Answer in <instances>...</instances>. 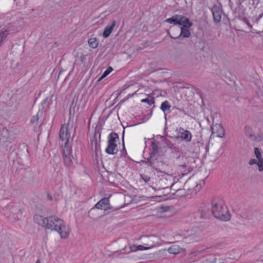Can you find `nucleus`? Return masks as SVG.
Segmentation results:
<instances>
[{"label":"nucleus","mask_w":263,"mask_h":263,"mask_svg":"<svg viewBox=\"0 0 263 263\" xmlns=\"http://www.w3.org/2000/svg\"><path fill=\"white\" fill-rule=\"evenodd\" d=\"M142 102L147 103L148 104L151 105L154 104L155 103L154 99L152 97H148L147 98L142 99L141 100Z\"/></svg>","instance_id":"26"},{"label":"nucleus","mask_w":263,"mask_h":263,"mask_svg":"<svg viewBox=\"0 0 263 263\" xmlns=\"http://www.w3.org/2000/svg\"><path fill=\"white\" fill-rule=\"evenodd\" d=\"M37 120H38V119L36 117L33 116V119L32 120V121H37Z\"/></svg>","instance_id":"32"},{"label":"nucleus","mask_w":263,"mask_h":263,"mask_svg":"<svg viewBox=\"0 0 263 263\" xmlns=\"http://www.w3.org/2000/svg\"><path fill=\"white\" fill-rule=\"evenodd\" d=\"M84 59H85V57H84V55L83 54H81L80 55H77L76 56V61H77V62L80 61V62H81L82 63H83Z\"/></svg>","instance_id":"28"},{"label":"nucleus","mask_w":263,"mask_h":263,"mask_svg":"<svg viewBox=\"0 0 263 263\" xmlns=\"http://www.w3.org/2000/svg\"><path fill=\"white\" fill-rule=\"evenodd\" d=\"M2 42L0 41V46H1Z\"/></svg>","instance_id":"37"},{"label":"nucleus","mask_w":263,"mask_h":263,"mask_svg":"<svg viewBox=\"0 0 263 263\" xmlns=\"http://www.w3.org/2000/svg\"><path fill=\"white\" fill-rule=\"evenodd\" d=\"M204 251H205V250H202V251H201V252H203Z\"/></svg>","instance_id":"36"},{"label":"nucleus","mask_w":263,"mask_h":263,"mask_svg":"<svg viewBox=\"0 0 263 263\" xmlns=\"http://www.w3.org/2000/svg\"><path fill=\"white\" fill-rule=\"evenodd\" d=\"M190 27H181L180 29V32L178 36H172L170 33H168V35L172 39H178L181 37V36L183 37H189L191 35V32L188 29Z\"/></svg>","instance_id":"11"},{"label":"nucleus","mask_w":263,"mask_h":263,"mask_svg":"<svg viewBox=\"0 0 263 263\" xmlns=\"http://www.w3.org/2000/svg\"><path fill=\"white\" fill-rule=\"evenodd\" d=\"M88 44L90 47L96 48L98 47L99 43L96 37H91L88 40Z\"/></svg>","instance_id":"22"},{"label":"nucleus","mask_w":263,"mask_h":263,"mask_svg":"<svg viewBox=\"0 0 263 263\" xmlns=\"http://www.w3.org/2000/svg\"><path fill=\"white\" fill-rule=\"evenodd\" d=\"M254 154L256 158V160L263 158L260 149L257 147H255L254 149Z\"/></svg>","instance_id":"27"},{"label":"nucleus","mask_w":263,"mask_h":263,"mask_svg":"<svg viewBox=\"0 0 263 263\" xmlns=\"http://www.w3.org/2000/svg\"><path fill=\"white\" fill-rule=\"evenodd\" d=\"M262 16H263V13H262L261 14H260V15H259V18H261Z\"/></svg>","instance_id":"34"},{"label":"nucleus","mask_w":263,"mask_h":263,"mask_svg":"<svg viewBox=\"0 0 263 263\" xmlns=\"http://www.w3.org/2000/svg\"><path fill=\"white\" fill-rule=\"evenodd\" d=\"M189 161L190 160L184 155L179 156L176 160L177 164L180 167H187Z\"/></svg>","instance_id":"12"},{"label":"nucleus","mask_w":263,"mask_h":263,"mask_svg":"<svg viewBox=\"0 0 263 263\" xmlns=\"http://www.w3.org/2000/svg\"><path fill=\"white\" fill-rule=\"evenodd\" d=\"M212 134L218 137H222L224 135V129L220 124H216L212 127Z\"/></svg>","instance_id":"10"},{"label":"nucleus","mask_w":263,"mask_h":263,"mask_svg":"<svg viewBox=\"0 0 263 263\" xmlns=\"http://www.w3.org/2000/svg\"><path fill=\"white\" fill-rule=\"evenodd\" d=\"M179 15L176 14L172 17L165 20V22L174 25H178Z\"/></svg>","instance_id":"21"},{"label":"nucleus","mask_w":263,"mask_h":263,"mask_svg":"<svg viewBox=\"0 0 263 263\" xmlns=\"http://www.w3.org/2000/svg\"><path fill=\"white\" fill-rule=\"evenodd\" d=\"M249 164L250 165H252L254 164H256L258 168V171L259 172L263 171V158L256 160L255 159H251L249 161Z\"/></svg>","instance_id":"17"},{"label":"nucleus","mask_w":263,"mask_h":263,"mask_svg":"<svg viewBox=\"0 0 263 263\" xmlns=\"http://www.w3.org/2000/svg\"><path fill=\"white\" fill-rule=\"evenodd\" d=\"M99 202H98L93 208H92L90 210V211L88 212V215L89 217L95 220H96L98 219L99 217Z\"/></svg>","instance_id":"13"},{"label":"nucleus","mask_w":263,"mask_h":263,"mask_svg":"<svg viewBox=\"0 0 263 263\" xmlns=\"http://www.w3.org/2000/svg\"><path fill=\"white\" fill-rule=\"evenodd\" d=\"M119 141V136L117 133H111L108 136V144L105 148V152L109 155H115L119 148L117 143Z\"/></svg>","instance_id":"5"},{"label":"nucleus","mask_w":263,"mask_h":263,"mask_svg":"<svg viewBox=\"0 0 263 263\" xmlns=\"http://www.w3.org/2000/svg\"><path fill=\"white\" fill-rule=\"evenodd\" d=\"M178 137L181 140L184 141L185 142H189L192 140V135L189 130H185L182 128H180L179 130Z\"/></svg>","instance_id":"8"},{"label":"nucleus","mask_w":263,"mask_h":263,"mask_svg":"<svg viewBox=\"0 0 263 263\" xmlns=\"http://www.w3.org/2000/svg\"><path fill=\"white\" fill-rule=\"evenodd\" d=\"M192 216H194L195 220H198L205 218L206 212L202 210L195 212Z\"/></svg>","instance_id":"19"},{"label":"nucleus","mask_w":263,"mask_h":263,"mask_svg":"<svg viewBox=\"0 0 263 263\" xmlns=\"http://www.w3.org/2000/svg\"><path fill=\"white\" fill-rule=\"evenodd\" d=\"M178 25L182 26V27H191L193 24L186 17L179 15Z\"/></svg>","instance_id":"16"},{"label":"nucleus","mask_w":263,"mask_h":263,"mask_svg":"<svg viewBox=\"0 0 263 263\" xmlns=\"http://www.w3.org/2000/svg\"><path fill=\"white\" fill-rule=\"evenodd\" d=\"M100 209L105 211L111 209L108 198H104L100 200Z\"/></svg>","instance_id":"18"},{"label":"nucleus","mask_w":263,"mask_h":263,"mask_svg":"<svg viewBox=\"0 0 263 263\" xmlns=\"http://www.w3.org/2000/svg\"><path fill=\"white\" fill-rule=\"evenodd\" d=\"M182 249L178 245H173L168 248V252L171 254H177L181 252Z\"/></svg>","instance_id":"20"},{"label":"nucleus","mask_w":263,"mask_h":263,"mask_svg":"<svg viewBox=\"0 0 263 263\" xmlns=\"http://www.w3.org/2000/svg\"><path fill=\"white\" fill-rule=\"evenodd\" d=\"M35 219L39 224L42 227L57 231L62 238L68 237L70 229L62 219L55 216L46 218L40 215L36 216Z\"/></svg>","instance_id":"1"},{"label":"nucleus","mask_w":263,"mask_h":263,"mask_svg":"<svg viewBox=\"0 0 263 263\" xmlns=\"http://www.w3.org/2000/svg\"><path fill=\"white\" fill-rule=\"evenodd\" d=\"M113 69L111 67H109L102 74V75L100 77V81L107 77L112 71Z\"/></svg>","instance_id":"25"},{"label":"nucleus","mask_w":263,"mask_h":263,"mask_svg":"<svg viewBox=\"0 0 263 263\" xmlns=\"http://www.w3.org/2000/svg\"><path fill=\"white\" fill-rule=\"evenodd\" d=\"M116 25V22L113 21L110 24L108 25L105 28L103 32V36L105 38L108 37L110 34H111V32L113 30L114 28L115 27Z\"/></svg>","instance_id":"15"},{"label":"nucleus","mask_w":263,"mask_h":263,"mask_svg":"<svg viewBox=\"0 0 263 263\" xmlns=\"http://www.w3.org/2000/svg\"><path fill=\"white\" fill-rule=\"evenodd\" d=\"M171 107V106L169 102L167 101H165L162 103L160 108L163 111L165 112L166 110H170Z\"/></svg>","instance_id":"24"},{"label":"nucleus","mask_w":263,"mask_h":263,"mask_svg":"<svg viewBox=\"0 0 263 263\" xmlns=\"http://www.w3.org/2000/svg\"><path fill=\"white\" fill-rule=\"evenodd\" d=\"M35 263H41V261L40 260H37Z\"/></svg>","instance_id":"33"},{"label":"nucleus","mask_w":263,"mask_h":263,"mask_svg":"<svg viewBox=\"0 0 263 263\" xmlns=\"http://www.w3.org/2000/svg\"><path fill=\"white\" fill-rule=\"evenodd\" d=\"M9 33L8 29L3 28L0 32V41L2 42Z\"/></svg>","instance_id":"23"},{"label":"nucleus","mask_w":263,"mask_h":263,"mask_svg":"<svg viewBox=\"0 0 263 263\" xmlns=\"http://www.w3.org/2000/svg\"><path fill=\"white\" fill-rule=\"evenodd\" d=\"M204 182L203 181H200L199 184H197L195 187V190L196 191H199L202 187V186L204 185Z\"/></svg>","instance_id":"29"},{"label":"nucleus","mask_w":263,"mask_h":263,"mask_svg":"<svg viewBox=\"0 0 263 263\" xmlns=\"http://www.w3.org/2000/svg\"><path fill=\"white\" fill-rule=\"evenodd\" d=\"M244 133L245 135L252 141H259L261 140V137L255 135L252 127L249 125H246L245 127Z\"/></svg>","instance_id":"7"},{"label":"nucleus","mask_w":263,"mask_h":263,"mask_svg":"<svg viewBox=\"0 0 263 263\" xmlns=\"http://www.w3.org/2000/svg\"><path fill=\"white\" fill-rule=\"evenodd\" d=\"M98 123L96 124V126L92 127L91 128L88 127V135L90 138L91 149L92 152V160L94 165L98 167L99 162L98 160V137L97 134L99 133L98 129Z\"/></svg>","instance_id":"4"},{"label":"nucleus","mask_w":263,"mask_h":263,"mask_svg":"<svg viewBox=\"0 0 263 263\" xmlns=\"http://www.w3.org/2000/svg\"><path fill=\"white\" fill-rule=\"evenodd\" d=\"M72 128V124L68 122L62 125L60 132L59 137L61 141H65L63 147V160L65 165L69 166L72 163V147L69 143L70 132Z\"/></svg>","instance_id":"2"},{"label":"nucleus","mask_w":263,"mask_h":263,"mask_svg":"<svg viewBox=\"0 0 263 263\" xmlns=\"http://www.w3.org/2000/svg\"><path fill=\"white\" fill-rule=\"evenodd\" d=\"M224 245L223 243H220L218 246H217L216 247L217 248L221 249V248H222L224 247Z\"/></svg>","instance_id":"31"},{"label":"nucleus","mask_w":263,"mask_h":263,"mask_svg":"<svg viewBox=\"0 0 263 263\" xmlns=\"http://www.w3.org/2000/svg\"><path fill=\"white\" fill-rule=\"evenodd\" d=\"M141 177L142 178L143 180L145 182H148L150 181L151 180V178L149 177L148 176H141Z\"/></svg>","instance_id":"30"},{"label":"nucleus","mask_w":263,"mask_h":263,"mask_svg":"<svg viewBox=\"0 0 263 263\" xmlns=\"http://www.w3.org/2000/svg\"><path fill=\"white\" fill-rule=\"evenodd\" d=\"M212 211L214 216L222 221H228L231 215L224 201L220 199H214L212 202Z\"/></svg>","instance_id":"3"},{"label":"nucleus","mask_w":263,"mask_h":263,"mask_svg":"<svg viewBox=\"0 0 263 263\" xmlns=\"http://www.w3.org/2000/svg\"><path fill=\"white\" fill-rule=\"evenodd\" d=\"M124 250L127 253H130L132 252H136L139 250L141 251L148 249L146 248V247L145 246H144V245H132L130 246L128 248L126 247H125Z\"/></svg>","instance_id":"14"},{"label":"nucleus","mask_w":263,"mask_h":263,"mask_svg":"<svg viewBox=\"0 0 263 263\" xmlns=\"http://www.w3.org/2000/svg\"><path fill=\"white\" fill-rule=\"evenodd\" d=\"M141 242L148 249L158 246L160 245V238L155 235L141 236L140 238Z\"/></svg>","instance_id":"6"},{"label":"nucleus","mask_w":263,"mask_h":263,"mask_svg":"<svg viewBox=\"0 0 263 263\" xmlns=\"http://www.w3.org/2000/svg\"><path fill=\"white\" fill-rule=\"evenodd\" d=\"M215 259H215V258H213V261H211V262H212V263L214 262L215 261Z\"/></svg>","instance_id":"35"},{"label":"nucleus","mask_w":263,"mask_h":263,"mask_svg":"<svg viewBox=\"0 0 263 263\" xmlns=\"http://www.w3.org/2000/svg\"><path fill=\"white\" fill-rule=\"evenodd\" d=\"M211 11L215 22L218 23L220 21L222 15V10L217 6H214L211 8Z\"/></svg>","instance_id":"9"}]
</instances>
